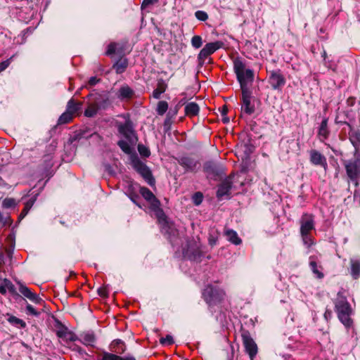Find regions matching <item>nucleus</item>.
I'll return each mask as SVG.
<instances>
[{
	"instance_id": "obj_46",
	"label": "nucleus",
	"mask_w": 360,
	"mask_h": 360,
	"mask_svg": "<svg viewBox=\"0 0 360 360\" xmlns=\"http://www.w3.org/2000/svg\"><path fill=\"white\" fill-rule=\"evenodd\" d=\"M4 283L6 284L7 290H8L11 292H15V287L13 284L8 279H4Z\"/></svg>"
},
{
	"instance_id": "obj_51",
	"label": "nucleus",
	"mask_w": 360,
	"mask_h": 360,
	"mask_svg": "<svg viewBox=\"0 0 360 360\" xmlns=\"http://www.w3.org/2000/svg\"><path fill=\"white\" fill-rule=\"evenodd\" d=\"M120 360H136V359L134 356H125V357L120 356Z\"/></svg>"
},
{
	"instance_id": "obj_26",
	"label": "nucleus",
	"mask_w": 360,
	"mask_h": 360,
	"mask_svg": "<svg viewBox=\"0 0 360 360\" xmlns=\"http://www.w3.org/2000/svg\"><path fill=\"white\" fill-rule=\"evenodd\" d=\"M111 349L117 352L122 353L125 350V347L123 345V342L120 340H115L112 341L110 345Z\"/></svg>"
},
{
	"instance_id": "obj_6",
	"label": "nucleus",
	"mask_w": 360,
	"mask_h": 360,
	"mask_svg": "<svg viewBox=\"0 0 360 360\" xmlns=\"http://www.w3.org/2000/svg\"><path fill=\"white\" fill-rule=\"evenodd\" d=\"M133 164L136 171L143 176L146 181L150 186H153L155 184V179L149 168L139 160L134 161Z\"/></svg>"
},
{
	"instance_id": "obj_28",
	"label": "nucleus",
	"mask_w": 360,
	"mask_h": 360,
	"mask_svg": "<svg viewBox=\"0 0 360 360\" xmlns=\"http://www.w3.org/2000/svg\"><path fill=\"white\" fill-rule=\"evenodd\" d=\"M74 117V115L70 114V112H64L59 117L58 123L59 124H63L70 122Z\"/></svg>"
},
{
	"instance_id": "obj_35",
	"label": "nucleus",
	"mask_w": 360,
	"mask_h": 360,
	"mask_svg": "<svg viewBox=\"0 0 360 360\" xmlns=\"http://www.w3.org/2000/svg\"><path fill=\"white\" fill-rule=\"evenodd\" d=\"M191 44L195 49H199L202 44L201 37L195 35L191 39Z\"/></svg>"
},
{
	"instance_id": "obj_3",
	"label": "nucleus",
	"mask_w": 360,
	"mask_h": 360,
	"mask_svg": "<svg viewBox=\"0 0 360 360\" xmlns=\"http://www.w3.org/2000/svg\"><path fill=\"white\" fill-rule=\"evenodd\" d=\"M140 193L149 202L150 209L155 212L160 221L165 219V215L162 210L160 207V202L154 195V194L146 187L140 188Z\"/></svg>"
},
{
	"instance_id": "obj_12",
	"label": "nucleus",
	"mask_w": 360,
	"mask_h": 360,
	"mask_svg": "<svg viewBox=\"0 0 360 360\" xmlns=\"http://www.w3.org/2000/svg\"><path fill=\"white\" fill-rule=\"evenodd\" d=\"M242 90V110L245 113L250 115L254 110L255 108L251 105V93L249 89H241Z\"/></svg>"
},
{
	"instance_id": "obj_21",
	"label": "nucleus",
	"mask_w": 360,
	"mask_h": 360,
	"mask_svg": "<svg viewBox=\"0 0 360 360\" xmlns=\"http://www.w3.org/2000/svg\"><path fill=\"white\" fill-rule=\"evenodd\" d=\"M80 341L86 346H94L96 342V338L91 333H84L80 336Z\"/></svg>"
},
{
	"instance_id": "obj_5",
	"label": "nucleus",
	"mask_w": 360,
	"mask_h": 360,
	"mask_svg": "<svg viewBox=\"0 0 360 360\" xmlns=\"http://www.w3.org/2000/svg\"><path fill=\"white\" fill-rule=\"evenodd\" d=\"M224 295L225 293L221 289L212 285H207L202 292L203 298L209 305L216 304L221 302Z\"/></svg>"
},
{
	"instance_id": "obj_13",
	"label": "nucleus",
	"mask_w": 360,
	"mask_h": 360,
	"mask_svg": "<svg viewBox=\"0 0 360 360\" xmlns=\"http://www.w3.org/2000/svg\"><path fill=\"white\" fill-rule=\"evenodd\" d=\"M309 157L311 164L323 167V168L327 167L326 158L320 152L316 150H311L309 151Z\"/></svg>"
},
{
	"instance_id": "obj_32",
	"label": "nucleus",
	"mask_w": 360,
	"mask_h": 360,
	"mask_svg": "<svg viewBox=\"0 0 360 360\" xmlns=\"http://www.w3.org/2000/svg\"><path fill=\"white\" fill-rule=\"evenodd\" d=\"M166 90V86L164 84H159L157 89L153 92V96L155 98H159L162 93Z\"/></svg>"
},
{
	"instance_id": "obj_38",
	"label": "nucleus",
	"mask_w": 360,
	"mask_h": 360,
	"mask_svg": "<svg viewBox=\"0 0 360 360\" xmlns=\"http://www.w3.org/2000/svg\"><path fill=\"white\" fill-rule=\"evenodd\" d=\"M202 199L203 195L200 192L195 193L192 197L193 202L195 205H199L202 202Z\"/></svg>"
},
{
	"instance_id": "obj_1",
	"label": "nucleus",
	"mask_w": 360,
	"mask_h": 360,
	"mask_svg": "<svg viewBox=\"0 0 360 360\" xmlns=\"http://www.w3.org/2000/svg\"><path fill=\"white\" fill-rule=\"evenodd\" d=\"M335 308L340 321L346 327H350L352 325V321L349 317L352 314V309L347 298L341 293L338 294L335 302Z\"/></svg>"
},
{
	"instance_id": "obj_11",
	"label": "nucleus",
	"mask_w": 360,
	"mask_h": 360,
	"mask_svg": "<svg viewBox=\"0 0 360 360\" xmlns=\"http://www.w3.org/2000/svg\"><path fill=\"white\" fill-rule=\"evenodd\" d=\"M314 229V221L313 217L309 214H304L300 220V233L301 235L309 233Z\"/></svg>"
},
{
	"instance_id": "obj_8",
	"label": "nucleus",
	"mask_w": 360,
	"mask_h": 360,
	"mask_svg": "<svg viewBox=\"0 0 360 360\" xmlns=\"http://www.w3.org/2000/svg\"><path fill=\"white\" fill-rule=\"evenodd\" d=\"M242 338L245 352L248 354L250 360H254L258 352L257 344L248 333L243 334Z\"/></svg>"
},
{
	"instance_id": "obj_30",
	"label": "nucleus",
	"mask_w": 360,
	"mask_h": 360,
	"mask_svg": "<svg viewBox=\"0 0 360 360\" xmlns=\"http://www.w3.org/2000/svg\"><path fill=\"white\" fill-rule=\"evenodd\" d=\"M168 109V104L166 101H160L157 106V112L159 115H164Z\"/></svg>"
},
{
	"instance_id": "obj_23",
	"label": "nucleus",
	"mask_w": 360,
	"mask_h": 360,
	"mask_svg": "<svg viewBox=\"0 0 360 360\" xmlns=\"http://www.w3.org/2000/svg\"><path fill=\"white\" fill-rule=\"evenodd\" d=\"M219 236V231L215 227H212L209 230L208 233V242L211 246H214L217 244Z\"/></svg>"
},
{
	"instance_id": "obj_31",
	"label": "nucleus",
	"mask_w": 360,
	"mask_h": 360,
	"mask_svg": "<svg viewBox=\"0 0 360 360\" xmlns=\"http://www.w3.org/2000/svg\"><path fill=\"white\" fill-rule=\"evenodd\" d=\"M127 66V62L125 60H124L117 62L114 65V68L115 69L117 73H122V72H124Z\"/></svg>"
},
{
	"instance_id": "obj_10",
	"label": "nucleus",
	"mask_w": 360,
	"mask_h": 360,
	"mask_svg": "<svg viewBox=\"0 0 360 360\" xmlns=\"http://www.w3.org/2000/svg\"><path fill=\"white\" fill-rule=\"evenodd\" d=\"M269 83L273 89H280L285 84V79L279 70H273L270 72Z\"/></svg>"
},
{
	"instance_id": "obj_53",
	"label": "nucleus",
	"mask_w": 360,
	"mask_h": 360,
	"mask_svg": "<svg viewBox=\"0 0 360 360\" xmlns=\"http://www.w3.org/2000/svg\"><path fill=\"white\" fill-rule=\"evenodd\" d=\"M5 224H8V225H11L12 224V220L10 217H8L6 219V221H5Z\"/></svg>"
},
{
	"instance_id": "obj_18",
	"label": "nucleus",
	"mask_w": 360,
	"mask_h": 360,
	"mask_svg": "<svg viewBox=\"0 0 360 360\" xmlns=\"http://www.w3.org/2000/svg\"><path fill=\"white\" fill-rule=\"evenodd\" d=\"M351 275L353 278L356 279L360 276V259H351Z\"/></svg>"
},
{
	"instance_id": "obj_45",
	"label": "nucleus",
	"mask_w": 360,
	"mask_h": 360,
	"mask_svg": "<svg viewBox=\"0 0 360 360\" xmlns=\"http://www.w3.org/2000/svg\"><path fill=\"white\" fill-rule=\"evenodd\" d=\"M11 58L0 63V72L6 70L11 64Z\"/></svg>"
},
{
	"instance_id": "obj_47",
	"label": "nucleus",
	"mask_w": 360,
	"mask_h": 360,
	"mask_svg": "<svg viewBox=\"0 0 360 360\" xmlns=\"http://www.w3.org/2000/svg\"><path fill=\"white\" fill-rule=\"evenodd\" d=\"M158 0H143L142 3V7H146L149 5L153 4L158 2Z\"/></svg>"
},
{
	"instance_id": "obj_52",
	"label": "nucleus",
	"mask_w": 360,
	"mask_h": 360,
	"mask_svg": "<svg viewBox=\"0 0 360 360\" xmlns=\"http://www.w3.org/2000/svg\"><path fill=\"white\" fill-rule=\"evenodd\" d=\"M222 120L224 123H228L229 122V119L228 117H226V115L223 116Z\"/></svg>"
},
{
	"instance_id": "obj_39",
	"label": "nucleus",
	"mask_w": 360,
	"mask_h": 360,
	"mask_svg": "<svg viewBox=\"0 0 360 360\" xmlns=\"http://www.w3.org/2000/svg\"><path fill=\"white\" fill-rule=\"evenodd\" d=\"M138 150L140 155L143 157H148L150 154L149 149L143 145H139Z\"/></svg>"
},
{
	"instance_id": "obj_59",
	"label": "nucleus",
	"mask_w": 360,
	"mask_h": 360,
	"mask_svg": "<svg viewBox=\"0 0 360 360\" xmlns=\"http://www.w3.org/2000/svg\"><path fill=\"white\" fill-rule=\"evenodd\" d=\"M191 259H195V257L194 256L193 257H190Z\"/></svg>"
},
{
	"instance_id": "obj_56",
	"label": "nucleus",
	"mask_w": 360,
	"mask_h": 360,
	"mask_svg": "<svg viewBox=\"0 0 360 360\" xmlns=\"http://www.w3.org/2000/svg\"><path fill=\"white\" fill-rule=\"evenodd\" d=\"M77 351L79 352V353H82L83 352V350L81 349V348H77Z\"/></svg>"
},
{
	"instance_id": "obj_48",
	"label": "nucleus",
	"mask_w": 360,
	"mask_h": 360,
	"mask_svg": "<svg viewBox=\"0 0 360 360\" xmlns=\"http://www.w3.org/2000/svg\"><path fill=\"white\" fill-rule=\"evenodd\" d=\"M99 79L96 77H92L89 79V83L90 85L94 86L98 82Z\"/></svg>"
},
{
	"instance_id": "obj_33",
	"label": "nucleus",
	"mask_w": 360,
	"mask_h": 360,
	"mask_svg": "<svg viewBox=\"0 0 360 360\" xmlns=\"http://www.w3.org/2000/svg\"><path fill=\"white\" fill-rule=\"evenodd\" d=\"M15 200L11 198H6L2 202V207L5 208H12L15 207Z\"/></svg>"
},
{
	"instance_id": "obj_49",
	"label": "nucleus",
	"mask_w": 360,
	"mask_h": 360,
	"mask_svg": "<svg viewBox=\"0 0 360 360\" xmlns=\"http://www.w3.org/2000/svg\"><path fill=\"white\" fill-rule=\"evenodd\" d=\"M7 290V288L6 286V284L4 283V285H0V292L1 294H6Z\"/></svg>"
},
{
	"instance_id": "obj_22",
	"label": "nucleus",
	"mask_w": 360,
	"mask_h": 360,
	"mask_svg": "<svg viewBox=\"0 0 360 360\" xmlns=\"http://www.w3.org/2000/svg\"><path fill=\"white\" fill-rule=\"evenodd\" d=\"M329 131L328 130V120L323 119L321 123L318 136H319L321 141H324L328 136Z\"/></svg>"
},
{
	"instance_id": "obj_44",
	"label": "nucleus",
	"mask_w": 360,
	"mask_h": 360,
	"mask_svg": "<svg viewBox=\"0 0 360 360\" xmlns=\"http://www.w3.org/2000/svg\"><path fill=\"white\" fill-rule=\"evenodd\" d=\"M117 44L115 43H111L108 45V49L106 51V55H111L115 52Z\"/></svg>"
},
{
	"instance_id": "obj_17",
	"label": "nucleus",
	"mask_w": 360,
	"mask_h": 360,
	"mask_svg": "<svg viewBox=\"0 0 360 360\" xmlns=\"http://www.w3.org/2000/svg\"><path fill=\"white\" fill-rule=\"evenodd\" d=\"M224 235L227 240L234 245H240L242 243L241 239L238 237V233L233 229H227L224 231Z\"/></svg>"
},
{
	"instance_id": "obj_9",
	"label": "nucleus",
	"mask_w": 360,
	"mask_h": 360,
	"mask_svg": "<svg viewBox=\"0 0 360 360\" xmlns=\"http://www.w3.org/2000/svg\"><path fill=\"white\" fill-rule=\"evenodd\" d=\"M119 132L131 143L136 141L134 130L133 129L131 122L127 119L123 124L118 127Z\"/></svg>"
},
{
	"instance_id": "obj_41",
	"label": "nucleus",
	"mask_w": 360,
	"mask_h": 360,
	"mask_svg": "<svg viewBox=\"0 0 360 360\" xmlns=\"http://www.w3.org/2000/svg\"><path fill=\"white\" fill-rule=\"evenodd\" d=\"M195 15L198 20L201 21H205L208 18L207 13L202 11H196Z\"/></svg>"
},
{
	"instance_id": "obj_4",
	"label": "nucleus",
	"mask_w": 360,
	"mask_h": 360,
	"mask_svg": "<svg viewBox=\"0 0 360 360\" xmlns=\"http://www.w3.org/2000/svg\"><path fill=\"white\" fill-rule=\"evenodd\" d=\"M346 173L349 180L355 186L358 185V179L360 178V158L344 162Z\"/></svg>"
},
{
	"instance_id": "obj_19",
	"label": "nucleus",
	"mask_w": 360,
	"mask_h": 360,
	"mask_svg": "<svg viewBox=\"0 0 360 360\" xmlns=\"http://www.w3.org/2000/svg\"><path fill=\"white\" fill-rule=\"evenodd\" d=\"M82 105L81 102H75L73 99H70L68 102L66 111L75 116L81 110Z\"/></svg>"
},
{
	"instance_id": "obj_36",
	"label": "nucleus",
	"mask_w": 360,
	"mask_h": 360,
	"mask_svg": "<svg viewBox=\"0 0 360 360\" xmlns=\"http://www.w3.org/2000/svg\"><path fill=\"white\" fill-rule=\"evenodd\" d=\"M310 264V266H311V270H312L313 273H314V274H316V276H317L319 278H323V274L321 271H319L318 270L317 264H316V263L315 262L311 261V262H310V264Z\"/></svg>"
},
{
	"instance_id": "obj_57",
	"label": "nucleus",
	"mask_w": 360,
	"mask_h": 360,
	"mask_svg": "<svg viewBox=\"0 0 360 360\" xmlns=\"http://www.w3.org/2000/svg\"><path fill=\"white\" fill-rule=\"evenodd\" d=\"M325 316H326H326H328V311H326V312H325Z\"/></svg>"
},
{
	"instance_id": "obj_43",
	"label": "nucleus",
	"mask_w": 360,
	"mask_h": 360,
	"mask_svg": "<svg viewBox=\"0 0 360 360\" xmlns=\"http://www.w3.org/2000/svg\"><path fill=\"white\" fill-rule=\"evenodd\" d=\"M27 313L29 314H32L34 316H38L39 313L30 304H27L26 306Z\"/></svg>"
},
{
	"instance_id": "obj_27",
	"label": "nucleus",
	"mask_w": 360,
	"mask_h": 360,
	"mask_svg": "<svg viewBox=\"0 0 360 360\" xmlns=\"http://www.w3.org/2000/svg\"><path fill=\"white\" fill-rule=\"evenodd\" d=\"M35 202V198H31L27 202H26L25 205L24 209L22 210L19 219H23L29 212L31 207L33 206L34 203Z\"/></svg>"
},
{
	"instance_id": "obj_2",
	"label": "nucleus",
	"mask_w": 360,
	"mask_h": 360,
	"mask_svg": "<svg viewBox=\"0 0 360 360\" xmlns=\"http://www.w3.org/2000/svg\"><path fill=\"white\" fill-rule=\"evenodd\" d=\"M233 70L241 89H248V84L254 80L253 71L250 69H245V64L239 58L234 60Z\"/></svg>"
},
{
	"instance_id": "obj_16",
	"label": "nucleus",
	"mask_w": 360,
	"mask_h": 360,
	"mask_svg": "<svg viewBox=\"0 0 360 360\" xmlns=\"http://www.w3.org/2000/svg\"><path fill=\"white\" fill-rule=\"evenodd\" d=\"M231 188V184L229 180H226L224 182H222L217 190V197L219 199H221L224 196H229Z\"/></svg>"
},
{
	"instance_id": "obj_34",
	"label": "nucleus",
	"mask_w": 360,
	"mask_h": 360,
	"mask_svg": "<svg viewBox=\"0 0 360 360\" xmlns=\"http://www.w3.org/2000/svg\"><path fill=\"white\" fill-rule=\"evenodd\" d=\"M8 321L12 324L20 325L22 328H24L26 326L25 323L22 320L14 316H9Z\"/></svg>"
},
{
	"instance_id": "obj_42",
	"label": "nucleus",
	"mask_w": 360,
	"mask_h": 360,
	"mask_svg": "<svg viewBox=\"0 0 360 360\" xmlns=\"http://www.w3.org/2000/svg\"><path fill=\"white\" fill-rule=\"evenodd\" d=\"M160 341L162 345H170L173 344V342H174L173 338L169 335H167L165 338H161Z\"/></svg>"
},
{
	"instance_id": "obj_40",
	"label": "nucleus",
	"mask_w": 360,
	"mask_h": 360,
	"mask_svg": "<svg viewBox=\"0 0 360 360\" xmlns=\"http://www.w3.org/2000/svg\"><path fill=\"white\" fill-rule=\"evenodd\" d=\"M302 237V240L304 245H306L307 247L311 246L314 242L312 240V238L309 236V233L301 235Z\"/></svg>"
},
{
	"instance_id": "obj_54",
	"label": "nucleus",
	"mask_w": 360,
	"mask_h": 360,
	"mask_svg": "<svg viewBox=\"0 0 360 360\" xmlns=\"http://www.w3.org/2000/svg\"><path fill=\"white\" fill-rule=\"evenodd\" d=\"M6 185L5 181L3 180L2 178L0 177V187L4 186Z\"/></svg>"
},
{
	"instance_id": "obj_7",
	"label": "nucleus",
	"mask_w": 360,
	"mask_h": 360,
	"mask_svg": "<svg viewBox=\"0 0 360 360\" xmlns=\"http://www.w3.org/2000/svg\"><path fill=\"white\" fill-rule=\"evenodd\" d=\"M224 45V44L221 41L206 44L198 54L199 60H205L209 56L222 48Z\"/></svg>"
},
{
	"instance_id": "obj_15",
	"label": "nucleus",
	"mask_w": 360,
	"mask_h": 360,
	"mask_svg": "<svg viewBox=\"0 0 360 360\" xmlns=\"http://www.w3.org/2000/svg\"><path fill=\"white\" fill-rule=\"evenodd\" d=\"M56 334L59 338L66 343L69 342H74L77 340L76 335L65 327H62L58 329Z\"/></svg>"
},
{
	"instance_id": "obj_25",
	"label": "nucleus",
	"mask_w": 360,
	"mask_h": 360,
	"mask_svg": "<svg viewBox=\"0 0 360 360\" xmlns=\"http://www.w3.org/2000/svg\"><path fill=\"white\" fill-rule=\"evenodd\" d=\"M99 107L97 103H94L88 105L87 108L84 111V115L88 117H94L96 115Z\"/></svg>"
},
{
	"instance_id": "obj_20",
	"label": "nucleus",
	"mask_w": 360,
	"mask_h": 360,
	"mask_svg": "<svg viewBox=\"0 0 360 360\" xmlns=\"http://www.w3.org/2000/svg\"><path fill=\"white\" fill-rule=\"evenodd\" d=\"M200 108L198 105L194 102L188 103L185 106V113L187 116L193 117L198 114Z\"/></svg>"
},
{
	"instance_id": "obj_14",
	"label": "nucleus",
	"mask_w": 360,
	"mask_h": 360,
	"mask_svg": "<svg viewBox=\"0 0 360 360\" xmlns=\"http://www.w3.org/2000/svg\"><path fill=\"white\" fill-rule=\"evenodd\" d=\"M19 291L24 297L35 304H40L42 302L41 297L36 293L32 292L29 288L22 283H19Z\"/></svg>"
},
{
	"instance_id": "obj_50",
	"label": "nucleus",
	"mask_w": 360,
	"mask_h": 360,
	"mask_svg": "<svg viewBox=\"0 0 360 360\" xmlns=\"http://www.w3.org/2000/svg\"><path fill=\"white\" fill-rule=\"evenodd\" d=\"M227 112H228V108H227V107H226V106H225V105H224V106H223V107H222V108H221V113L222 116H225V115H226Z\"/></svg>"
},
{
	"instance_id": "obj_29",
	"label": "nucleus",
	"mask_w": 360,
	"mask_h": 360,
	"mask_svg": "<svg viewBox=\"0 0 360 360\" xmlns=\"http://www.w3.org/2000/svg\"><path fill=\"white\" fill-rule=\"evenodd\" d=\"M131 142L127 141H120L118 142V146L120 147V148L122 150L123 152H124L126 154H131V147L130 146Z\"/></svg>"
},
{
	"instance_id": "obj_37",
	"label": "nucleus",
	"mask_w": 360,
	"mask_h": 360,
	"mask_svg": "<svg viewBox=\"0 0 360 360\" xmlns=\"http://www.w3.org/2000/svg\"><path fill=\"white\" fill-rule=\"evenodd\" d=\"M101 360H120V356L108 352H104Z\"/></svg>"
},
{
	"instance_id": "obj_58",
	"label": "nucleus",
	"mask_w": 360,
	"mask_h": 360,
	"mask_svg": "<svg viewBox=\"0 0 360 360\" xmlns=\"http://www.w3.org/2000/svg\"><path fill=\"white\" fill-rule=\"evenodd\" d=\"M325 316H326H326H328V311H326V312H325Z\"/></svg>"
},
{
	"instance_id": "obj_55",
	"label": "nucleus",
	"mask_w": 360,
	"mask_h": 360,
	"mask_svg": "<svg viewBox=\"0 0 360 360\" xmlns=\"http://www.w3.org/2000/svg\"><path fill=\"white\" fill-rule=\"evenodd\" d=\"M4 263V256L0 252V266Z\"/></svg>"
},
{
	"instance_id": "obj_24",
	"label": "nucleus",
	"mask_w": 360,
	"mask_h": 360,
	"mask_svg": "<svg viewBox=\"0 0 360 360\" xmlns=\"http://www.w3.org/2000/svg\"><path fill=\"white\" fill-rule=\"evenodd\" d=\"M132 94L133 91L128 86H123L119 90L118 97L121 99L129 98Z\"/></svg>"
}]
</instances>
